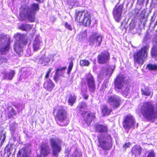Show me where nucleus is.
Returning a JSON list of instances; mask_svg holds the SVG:
<instances>
[{"instance_id":"nucleus-45","label":"nucleus","mask_w":157,"mask_h":157,"mask_svg":"<svg viewBox=\"0 0 157 157\" xmlns=\"http://www.w3.org/2000/svg\"><path fill=\"white\" fill-rule=\"evenodd\" d=\"M6 138L5 134V133L2 134L0 135V142L1 144H2L4 142Z\"/></svg>"},{"instance_id":"nucleus-1","label":"nucleus","mask_w":157,"mask_h":157,"mask_svg":"<svg viewBox=\"0 0 157 157\" xmlns=\"http://www.w3.org/2000/svg\"><path fill=\"white\" fill-rule=\"evenodd\" d=\"M39 9V5L36 3L33 4L30 7H22L20 9L19 19L23 20L28 19L30 21H34L35 13Z\"/></svg>"},{"instance_id":"nucleus-34","label":"nucleus","mask_w":157,"mask_h":157,"mask_svg":"<svg viewBox=\"0 0 157 157\" xmlns=\"http://www.w3.org/2000/svg\"><path fill=\"white\" fill-rule=\"evenodd\" d=\"M141 94L143 95L149 96L151 94V91L148 87H144L141 89Z\"/></svg>"},{"instance_id":"nucleus-11","label":"nucleus","mask_w":157,"mask_h":157,"mask_svg":"<svg viewBox=\"0 0 157 157\" xmlns=\"http://www.w3.org/2000/svg\"><path fill=\"white\" fill-rule=\"evenodd\" d=\"M123 6L122 5L116 6L113 10V15L116 21L119 22L121 19V15Z\"/></svg>"},{"instance_id":"nucleus-40","label":"nucleus","mask_w":157,"mask_h":157,"mask_svg":"<svg viewBox=\"0 0 157 157\" xmlns=\"http://www.w3.org/2000/svg\"><path fill=\"white\" fill-rule=\"evenodd\" d=\"M80 64L81 67L87 66L89 64V62L86 60H80Z\"/></svg>"},{"instance_id":"nucleus-37","label":"nucleus","mask_w":157,"mask_h":157,"mask_svg":"<svg viewBox=\"0 0 157 157\" xmlns=\"http://www.w3.org/2000/svg\"><path fill=\"white\" fill-rule=\"evenodd\" d=\"M76 99V97L74 95H70L68 101L69 104L71 106L74 103Z\"/></svg>"},{"instance_id":"nucleus-17","label":"nucleus","mask_w":157,"mask_h":157,"mask_svg":"<svg viewBox=\"0 0 157 157\" xmlns=\"http://www.w3.org/2000/svg\"><path fill=\"white\" fill-rule=\"evenodd\" d=\"M30 152L29 147L25 146L19 150L17 154V157H28Z\"/></svg>"},{"instance_id":"nucleus-44","label":"nucleus","mask_w":157,"mask_h":157,"mask_svg":"<svg viewBox=\"0 0 157 157\" xmlns=\"http://www.w3.org/2000/svg\"><path fill=\"white\" fill-rule=\"evenodd\" d=\"M36 62L39 63L44 64V56L41 57L40 58H39L36 59Z\"/></svg>"},{"instance_id":"nucleus-57","label":"nucleus","mask_w":157,"mask_h":157,"mask_svg":"<svg viewBox=\"0 0 157 157\" xmlns=\"http://www.w3.org/2000/svg\"><path fill=\"white\" fill-rule=\"evenodd\" d=\"M83 97L85 99H87L88 98V96L86 94H84Z\"/></svg>"},{"instance_id":"nucleus-10","label":"nucleus","mask_w":157,"mask_h":157,"mask_svg":"<svg viewBox=\"0 0 157 157\" xmlns=\"http://www.w3.org/2000/svg\"><path fill=\"white\" fill-rule=\"evenodd\" d=\"M135 123V119L133 116L128 115L124 118L123 124V128L129 129L134 127Z\"/></svg>"},{"instance_id":"nucleus-60","label":"nucleus","mask_w":157,"mask_h":157,"mask_svg":"<svg viewBox=\"0 0 157 157\" xmlns=\"http://www.w3.org/2000/svg\"><path fill=\"white\" fill-rule=\"evenodd\" d=\"M144 16H143V18H143H143H144Z\"/></svg>"},{"instance_id":"nucleus-25","label":"nucleus","mask_w":157,"mask_h":157,"mask_svg":"<svg viewBox=\"0 0 157 157\" xmlns=\"http://www.w3.org/2000/svg\"><path fill=\"white\" fill-rule=\"evenodd\" d=\"M41 41L38 37H36L33 44V48L34 51H37L40 48Z\"/></svg>"},{"instance_id":"nucleus-56","label":"nucleus","mask_w":157,"mask_h":157,"mask_svg":"<svg viewBox=\"0 0 157 157\" xmlns=\"http://www.w3.org/2000/svg\"><path fill=\"white\" fill-rule=\"evenodd\" d=\"M135 26V25H134V22H133V23L132 22L130 24V27H131V28H133Z\"/></svg>"},{"instance_id":"nucleus-46","label":"nucleus","mask_w":157,"mask_h":157,"mask_svg":"<svg viewBox=\"0 0 157 157\" xmlns=\"http://www.w3.org/2000/svg\"><path fill=\"white\" fill-rule=\"evenodd\" d=\"M65 27L70 30H72V28L71 25L67 22H65L64 24Z\"/></svg>"},{"instance_id":"nucleus-13","label":"nucleus","mask_w":157,"mask_h":157,"mask_svg":"<svg viewBox=\"0 0 157 157\" xmlns=\"http://www.w3.org/2000/svg\"><path fill=\"white\" fill-rule=\"evenodd\" d=\"M109 59V53L107 51L102 52L98 56V61L99 63H104L107 62Z\"/></svg>"},{"instance_id":"nucleus-49","label":"nucleus","mask_w":157,"mask_h":157,"mask_svg":"<svg viewBox=\"0 0 157 157\" xmlns=\"http://www.w3.org/2000/svg\"><path fill=\"white\" fill-rule=\"evenodd\" d=\"M52 69L51 68H50L49 69L48 71L46 72L45 76V78L46 79L48 78L49 75L51 73Z\"/></svg>"},{"instance_id":"nucleus-39","label":"nucleus","mask_w":157,"mask_h":157,"mask_svg":"<svg viewBox=\"0 0 157 157\" xmlns=\"http://www.w3.org/2000/svg\"><path fill=\"white\" fill-rule=\"evenodd\" d=\"M53 58V56L52 55H49L47 57L44 56V65H46L48 64L51 60V59Z\"/></svg>"},{"instance_id":"nucleus-53","label":"nucleus","mask_w":157,"mask_h":157,"mask_svg":"<svg viewBox=\"0 0 157 157\" xmlns=\"http://www.w3.org/2000/svg\"><path fill=\"white\" fill-rule=\"evenodd\" d=\"M128 88H126L125 89V91H124V90H123V93L125 95H126L128 94Z\"/></svg>"},{"instance_id":"nucleus-54","label":"nucleus","mask_w":157,"mask_h":157,"mask_svg":"<svg viewBox=\"0 0 157 157\" xmlns=\"http://www.w3.org/2000/svg\"><path fill=\"white\" fill-rule=\"evenodd\" d=\"M130 144H131L130 143H126L125 144H124L123 145V147L124 148H126L129 147Z\"/></svg>"},{"instance_id":"nucleus-27","label":"nucleus","mask_w":157,"mask_h":157,"mask_svg":"<svg viewBox=\"0 0 157 157\" xmlns=\"http://www.w3.org/2000/svg\"><path fill=\"white\" fill-rule=\"evenodd\" d=\"M102 113L103 116H107L112 112V109L106 105H103L101 108Z\"/></svg>"},{"instance_id":"nucleus-33","label":"nucleus","mask_w":157,"mask_h":157,"mask_svg":"<svg viewBox=\"0 0 157 157\" xmlns=\"http://www.w3.org/2000/svg\"><path fill=\"white\" fill-rule=\"evenodd\" d=\"M15 146L13 144L11 143L10 144H9L5 148V154H6V151L7 150V155H9L11 153L13 148H15Z\"/></svg>"},{"instance_id":"nucleus-2","label":"nucleus","mask_w":157,"mask_h":157,"mask_svg":"<svg viewBox=\"0 0 157 157\" xmlns=\"http://www.w3.org/2000/svg\"><path fill=\"white\" fill-rule=\"evenodd\" d=\"M140 110L143 117L148 120L155 119L157 117V107L151 102L144 103Z\"/></svg>"},{"instance_id":"nucleus-21","label":"nucleus","mask_w":157,"mask_h":157,"mask_svg":"<svg viewBox=\"0 0 157 157\" xmlns=\"http://www.w3.org/2000/svg\"><path fill=\"white\" fill-rule=\"evenodd\" d=\"M54 86V84L50 79H48L45 81L44 84V88L49 91L52 90Z\"/></svg>"},{"instance_id":"nucleus-12","label":"nucleus","mask_w":157,"mask_h":157,"mask_svg":"<svg viewBox=\"0 0 157 157\" xmlns=\"http://www.w3.org/2000/svg\"><path fill=\"white\" fill-rule=\"evenodd\" d=\"M88 13L87 10H85L77 11L75 14V20L78 22L82 23Z\"/></svg>"},{"instance_id":"nucleus-4","label":"nucleus","mask_w":157,"mask_h":157,"mask_svg":"<svg viewBox=\"0 0 157 157\" xmlns=\"http://www.w3.org/2000/svg\"><path fill=\"white\" fill-rule=\"evenodd\" d=\"M148 49V47L145 46L135 53L133 55L134 62L139 64L142 65L147 57Z\"/></svg>"},{"instance_id":"nucleus-24","label":"nucleus","mask_w":157,"mask_h":157,"mask_svg":"<svg viewBox=\"0 0 157 157\" xmlns=\"http://www.w3.org/2000/svg\"><path fill=\"white\" fill-rule=\"evenodd\" d=\"M142 148L139 145H135L132 148V153L135 156L140 155L141 154Z\"/></svg>"},{"instance_id":"nucleus-58","label":"nucleus","mask_w":157,"mask_h":157,"mask_svg":"<svg viewBox=\"0 0 157 157\" xmlns=\"http://www.w3.org/2000/svg\"><path fill=\"white\" fill-rule=\"evenodd\" d=\"M152 1L154 2L155 4H157V0H152Z\"/></svg>"},{"instance_id":"nucleus-9","label":"nucleus","mask_w":157,"mask_h":157,"mask_svg":"<svg viewBox=\"0 0 157 157\" xmlns=\"http://www.w3.org/2000/svg\"><path fill=\"white\" fill-rule=\"evenodd\" d=\"M107 102L113 108H117L121 105V100L118 96L113 95L108 98Z\"/></svg>"},{"instance_id":"nucleus-30","label":"nucleus","mask_w":157,"mask_h":157,"mask_svg":"<svg viewBox=\"0 0 157 157\" xmlns=\"http://www.w3.org/2000/svg\"><path fill=\"white\" fill-rule=\"evenodd\" d=\"M91 15L88 12L82 23L86 26H89L91 22Z\"/></svg>"},{"instance_id":"nucleus-7","label":"nucleus","mask_w":157,"mask_h":157,"mask_svg":"<svg viewBox=\"0 0 157 157\" xmlns=\"http://www.w3.org/2000/svg\"><path fill=\"white\" fill-rule=\"evenodd\" d=\"M10 41L9 39L0 35V54H5L8 52L10 48Z\"/></svg>"},{"instance_id":"nucleus-3","label":"nucleus","mask_w":157,"mask_h":157,"mask_svg":"<svg viewBox=\"0 0 157 157\" xmlns=\"http://www.w3.org/2000/svg\"><path fill=\"white\" fill-rule=\"evenodd\" d=\"M98 146L104 150H109L112 146V138L110 135L101 134L98 136Z\"/></svg>"},{"instance_id":"nucleus-16","label":"nucleus","mask_w":157,"mask_h":157,"mask_svg":"<svg viewBox=\"0 0 157 157\" xmlns=\"http://www.w3.org/2000/svg\"><path fill=\"white\" fill-rule=\"evenodd\" d=\"M50 151L48 145L43 143L41 146V152L39 157H45L50 153Z\"/></svg>"},{"instance_id":"nucleus-32","label":"nucleus","mask_w":157,"mask_h":157,"mask_svg":"<svg viewBox=\"0 0 157 157\" xmlns=\"http://www.w3.org/2000/svg\"><path fill=\"white\" fill-rule=\"evenodd\" d=\"M19 28L21 30L25 31H29L32 28V26L30 25L22 24L20 25Z\"/></svg>"},{"instance_id":"nucleus-22","label":"nucleus","mask_w":157,"mask_h":157,"mask_svg":"<svg viewBox=\"0 0 157 157\" xmlns=\"http://www.w3.org/2000/svg\"><path fill=\"white\" fill-rule=\"evenodd\" d=\"M113 69L110 67L108 68H104L100 72L99 76L101 77L104 76H110L113 73Z\"/></svg>"},{"instance_id":"nucleus-28","label":"nucleus","mask_w":157,"mask_h":157,"mask_svg":"<svg viewBox=\"0 0 157 157\" xmlns=\"http://www.w3.org/2000/svg\"><path fill=\"white\" fill-rule=\"evenodd\" d=\"M79 113H80L82 117L84 116V114H86V112L84 110L86 107V103L82 102L80 103L79 106Z\"/></svg>"},{"instance_id":"nucleus-5","label":"nucleus","mask_w":157,"mask_h":157,"mask_svg":"<svg viewBox=\"0 0 157 157\" xmlns=\"http://www.w3.org/2000/svg\"><path fill=\"white\" fill-rule=\"evenodd\" d=\"M55 118L57 124L60 126H66L69 123L66 111L63 108H61L58 110Z\"/></svg>"},{"instance_id":"nucleus-35","label":"nucleus","mask_w":157,"mask_h":157,"mask_svg":"<svg viewBox=\"0 0 157 157\" xmlns=\"http://www.w3.org/2000/svg\"><path fill=\"white\" fill-rule=\"evenodd\" d=\"M29 74V72L28 71L23 72L20 75V80L22 82L24 81L25 79L28 77Z\"/></svg>"},{"instance_id":"nucleus-29","label":"nucleus","mask_w":157,"mask_h":157,"mask_svg":"<svg viewBox=\"0 0 157 157\" xmlns=\"http://www.w3.org/2000/svg\"><path fill=\"white\" fill-rule=\"evenodd\" d=\"M8 111L7 114L8 117L10 118H13L17 114V112L11 107L8 108Z\"/></svg>"},{"instance_id":"nucleus-26","label":"nucleus","mask_w":157,"mask_h":157,"mask_svg":"<svg viewBox=\"0 0 157 157\" xmlns=\"http://www.w3.org/2000/svg\"><path fill=\"white\" fill-rule=\"evenodd\" d=\"M95 130L97 132H105L107 131L108 128L106 126L98 124L96 126Z\"/></svg>"},{"instance_id":"nucleus-59","label":"nucleus","mask_w":157,"mask_h":157,"mask_svg":"<svg viewBox=\"0 0 157 157\" xmlns=\"http://www.w3.org/2000/svg\"><path fill=\"white\" fill-rule=\"evenodd\" d=\"M36 0V1H40V0Z\"/></svg>"},{"instance_id":"nucleus-8","label":"nucleus","mask_w":157,"mask_h":157,"mask_svg":"<svg viewBox=\"0 0 157 157\" xmlns=\"http://www.w3.org/2000/svg\"><path fill=\"white\" fill-rule=\"evenodd\" d=\"M103 36L102 35L98 32L93 33L90 37L89 43L90 45L100 46L101 41Z\"/></svg>"},{"instance_id":"nucleus-31","label":"nucleus","mask_w":157,"mask_h":157,"mask_svg":"<svg viewBox=\"0 0 157 157\" xmlns=\"http://www.w3.org/2000/svg\"><path fill=\"white\" fill-rule=\"evenodd\" d=\"M15 74V72L13 71H10L4 74V78L5 79L9 80H11Z\"/></svg>"},{"instance_id":"nucleus-19","label":"nucleus","mask_w":157,"mask_h":157,"mask_svg":"<svg viewBox=\"0 0 157 157\" xmlns=\"http://www.w3.org/2000/svg\"><path fill=\"white\" fill-rule=\"evenodd\" d=\"M66 69V67H61L58 68L56 70L54 79L56 82L60 79L59 77L63 75L64 73V70Z\"/></svg>"},{"instance_id":"nucleus-47","label":"nucleus","mask_w":157,"mask_h":157,"mask_svg":"<svg viewBox=\"0 0 157 157\" xmlns=\"http://www.w3.org/2000/svg\"><path fill=\"white\" fill-rule=\"evenodd\" d=\"M73 67V63L72 61H71L70 63L69 66L68 67L67 74L68 75H69L70 74L71 71L72 70Z\"/></svg>"},{"instance_id":"nucleus-18","label":"nucleus","mask_w":157,"mask_h":157,"mask_svg":"<svg viewBox=\"0 0 157 157\" xmlns=\"http://www.w3.org/2000/svg\"><path fill=\"white\" fill-rule=\"evenodd\" d=\"M86 117L84 119V121L88 126L90 125V124L95 118V115L94 113L90 112H86V114H84Z\"/></svg>"},{"instance_id":"nucleus-52","label":"nucleus","mask_w":157,"mask_h":157,"mask_svg":"<svg viewBox=\"0 0 157 157\" xmlns=\"http://www.w3.org/2000/svg\"><path fill=\"white\" fill-rule=\"evenodd\" d=\"M0 60L1 62H6L7 61V58H4V57H1Z\"/></svg>"},{"instance_id":"nucleus-38","label":"nucleus","mask_w":157,"mask_h":157,"mask_svg":"<svg viewBox=\"0 0 157 157\" xmlns=\"http://www.w3.org/2000/svg\"><path fill=\"white\" fill-rule=\"evenodd\" d=\"M151 55L152 56H157V45H155L152 48L151 51Z\"/></svg>"},{"instance_id":"nucleus-43","label":"nucleus","mask_w":157,"mask_h":157,"mask_svg":"<svg viewBox=\"0 0 157 157\" xmlns=\"http://www.w3.org/2000/svg\"><path fill=\"white\" fill-rule=\"evenodd\" d=\"M147 157H155V154L153 151H147Z\"/></svg>"},{"instance_id":"nucleus-42","label":"nucleus","mask_w":157,"mask_h":157,"mask_svg":"<svg viewBox=\"0 0 157 157\" xmlns=\"http://www.w3.org/2000/svg\"><path fill=\"white\" fill-rule=\"evenodd\" d=\"M147 67L149 70H155L157 69V65L149 64L147 66Z\"/></svg>"},{"instance_id":"nucleus-50","label":"nucleus","mask_w":157,"mask_h":157,"mask_svg":"<svg viewBox=\"0 0 157 157\" xmlns=\"http://www.w3.org/2000/svg\"><path fill=\"white\" fill-rule=\"evenodd\" d=\"M12 135V138L11 139V140H13V142H15L16 140V137L17 136L14 133H11Z\"/></svg>"},{"instance_id":"nucleus-61","label":"nucleus","mask_w":157,"mask_h":157,"mask_svg":"<svg viewBox=\"0 0 157 157\" xmlns=\"http://www.w3.org/2000/svg\"><path fill=\"white\" fill-rule=\"evenodd\" d=\"M53 58L52 59H52V60H53Z\"/></svg>"},{"instance_id":"nucleus-14","label":"nucleus","mask_w":157,"mask_h":157,"mask_svg":"<svg viewBox=\"0 0 157 157\" xmlns=\"http://www.w3.org/2000/svg\"><path fill=\"white\" fill-rule=\"evenodd\" d=\"M86 80L89 90L90 91L94 92L95 89V86L94 78L91 74L86 75Z\"/></svg>"},{"instance_id":"nucleus-41","label":"nucleus","mask_w":157,"mask_h":157,"mask_svg":"<svg viewBox=\"0 0 157 157\" xmlns=\"http://www.w3.org/2000/svg\"><path fill=\"white\" fill-rule=\"evenodd\" d=\"M81 152L76 150L72 155V157H81L82 156Z\"/></svg>"},{"instance_id":"nucleus-20","label":"nucleus","mask_w":157,"mask_h":157,"mask_svg":"<svg viewBox=\"0 0 157 157\" xmlns=\"http://www.w3.org/2000/svg\"><path fill=\"white\" fill-rule=\"evenodd\" d=\"M25 44L20 42L14 43L13 48L15 52L18 55H20L23 51V46Z\"/></svg>"},{"instance_id":"nucleus-48","label":"nucleus","mask_w":157,"mask_h":157,"mask_svg":"<svg viewBox=\"0 0 157 157\" xmlns=\"http://www.w3.org/2000/svg\"><path fill=\"white\" fill-rule=\"evenodd\" d=\"M67 2L69 5L73 6L76 2L77 0H67Z\"/></svg>"},{"instance_id":"nucleus-6","label":"nucleus","mask_w":157,"mask_h":157,"mask_svg":"<svg viewBox=\"0 0 157 157\" xmlns=\"http://www.w3.org/2000/svg\"><path fill=\"white\" fill-rule=\"evenodd\" d=\"M50 141L53 154L56 157H57L61 150V141L59 139L54 138H51Z\"/></svg>"},{"instance_id":"nucleus-55","label":"nucleus","mask_w":157,"mask_h":157,"mask_svg":"<svg viewBox=\"0 0 157 157\" xmlns=\"http://www.w3.org/2000/svg\"><path fill=\"white\" fill-rule=\"evenodd\" d=\"M153 41L155 43H157V35H156L153 38Z\"/></svg>"},{"instance_id":"nucleus-23","label":"nucleus","mask_w":157,"mask_h":157,"mask_svg":"<svg viewBox=\"0 0 157 157\" xmlns=\"http://www.w3.org/2000/svg\"><path fill=\"white\" fill-rule=\"evenodd\" d=\"M15 38L17 41V42H20V43L24 44H26V37L23 34L17 33L15 35Z\"/></svg>"},{"instance_id":"nucleus-15","label":"nucleus","mask_w":157,"mask_h":157,"mask_svg":"<svg viewBox=\"0 0 157 157\" xmlns=\"http://www.w3.org/2000/svg\"><path fill=\"white\" fill-rule=\"evenodd\" d=\"M124 80V78L122 75H120L117 76L115 79L114 83L115 89H121L123 86Z\"/></svg>"},{"instance_id":"nucleus-51","label":"nucleus","mask_w":157,"mask_h":157,"mask_svg":"<svg viewBox=\"0 0 157 157\" xmlns=\"http://www.w3.org/2000/svg\"><path fill=\"white\" fill-rule=\"evenodd\" d=\"M81 36H79L80 38H81L82 39H83L86 37L87 36L86 33H81Z\"/></svg>"},{"instance_id":"nucleus-36","label":"nucleus","mask_w":157,"mask_h":157,"mask_svg":"<svg viewBox=\"0 0 157 157\" xmlns=\"http://www.w3.org/2000/svg\"><path fill=\"white\" fill-rule=\"evenodd\" d=\"M17 124L14 122L11 123L9 126V129L11 133H14L16 128Z\"/></svg>"}]
</instances>
